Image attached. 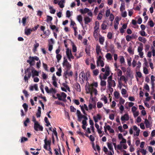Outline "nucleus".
<instances>
[{
  "label": "nucleus",
  "mask_w": 155,
  "mask_h": 155,
  "mask_svg": "<svg viewBox=\"0 0 155 155\" xmlns=\"http://www.w3.org/2000/svg\"><path fill=\"white\" fill-rule=\"evenodd\" d=\"M97 87V82H94L89 85L88 87L86 89L87 93H90L91 97H92L94 94L96 96L97 94V90L95 88Z\"/></svg>",
  "instance_id": "nucleus-1"
},
{
  "label": "nucleus",
  "mask_w": 155,
  "mask_h": 155,
  "mask_svg": "<svg viewBox=\"0 0 155 155\" xmlns=\"http://www.w3.org/2000/svg\"><path fill=\"white\" fill-rule=\"evenodd\" d=\"M34 128L35 130L36 131L39 130L42 131L43 130V127L41 125L38 123L36 122L34 124Z\"/></svg>",
  "instance_id": "nucleus-2"
},
{
  "label": "nucleus",
  "mask_w": 155,
  "mask_h": 155,
  "mask_svg": "<svg viewBox=\"0 0 155 155\" xmlns=\"http://www.w3.org/2000/svg\"><path fill=\"white\" fill-rule=\"evenodd\" d=\"M85 80H86L85 74L84 71H82L79 75V80L81 84H83Z\"/></svg>",
  "instance_id": "nucleus-3"
},
{
  "label": "nucleus",
  "mask_w": 155,
  "mask_h": 155,
  "mask_svg": "<svg viewBox=\"0 0 155 155\" xmlns=\"http://www.w3.org/2000/svg\"><path fill=\"white\" fill-rule=\"evenodd\" d=\"M66 53L67 57L69 61H71V59H74V57L73 55L71 50L69 49V48H67L66 50Z\"/></svg>",
  "instance_id": "nucleus-4"
},
{
  "label": "nucleus",
  "mask_w": 155,
  "mask_h": 155,
  "mask_svg": "<svg viewBox=\"0 0 155 155\" xmlns=\"http://www.w3.org/2000/svg\"><path fill=\"white\" fill-rule=\"evenodd\" d=\"M89 139L92 142L91 143L92 148L95 151H96L97 150V141L96 142V146H95L94 143V136L92 135H91L90 136Z\"/></svg>",
  "instance_id": "nucleus-5"
},
{
  "label": "nucleus",
  "mask_w": 155,
  "mask_h": 155,
  "mask_svg": "<svg viewBox=\"0 0 155 155\" xmlns=\"http://www.w3.org/2000/svg\"><path fill=\"white\" fill-rule=\"evenodd\" d=\"M68 71H64V73L63 76L65 80L68 78V76L71 77L73 75V72L72 71H71L69 72Z\"/></svg>",
  "instance_id": "nucleus-6"
},
{
  "label": "nucleus",
  "mask_w": 155,
  "mask_h": 155,
  "mask_svg": "<svg viewBox=\"0 0 155 155\" xmlns=\"http://www.w3.org/2000/svg\"><path fill=\"white\" fill-rule=\"evenodd\" d=\"M143 48V45L141 44L140 46H139L137 49L138 52L139 53V55L141 58H143V53L142 51Z\"/></svg>",
  "instance_id": "nucleus-7"
},
{
  "label": "nucleus",
  "mask_w": 155,
  "mask_h": 155,
  "mask_svg": "<svg viewBox=\"0 0 155 155\" xmlns=\"http://www.w3.org/2000/svg\"><path fill=\"white\" fill-rule=\"evenodd\" d=\"M79 106L80 107L81 110L84 114L85 115H87L84 110V109H85L87 111L88 110V109L87 105L86 104H84L83 106L80 105Z\"/></svg>",
  "instance_id": "nucleus-8"
},
{
  "label": "nucleus",
  "mask_w": 155,
  "mask_h": 155,
  "mask_svg": "<svg viewBox=\"0 0 155 155\" xmlns=\"http://www.w3.org/2000/svg\"><path fill=\"white\" fill-rule=\"evenodd\" d=\"M129 119V117L128 114H126L123 116H121V120L122 121H127Z\"/></svg>",
  "instance_id": "nucleus-9"
},
{
  "label": "nucleus",
  "mask_w": 155,
  "mask_h": 155,
  "mask_svg": "<svg viewBox=\"0 0 155 155\" xmlns=\"http://www.w3.org/2000/svg\"><path fill=\"white\" fill-rule=\"evenodd\" d=\"M95 26L94 28V32L93 36L95 38L96 40L97 39V21H96L95 22Z\"/></svg>",
  "instance_id": "nucleus-10"
},
{
  "label": "nucleus",
  "mask_w": 155,
  "mask_h": 155,
  "mask_svg": "<svg viewBox=\"0 0 155 155\" xmlns=\"http://www.w3.org/2000/svg\"><path fill=\"white\" fill-rule=\"evenodd\" d=\"M31 68L29 67L25 70V74H27L29 78H30L31 75Z\"/></svg>",
  "instance_id": "nucleus-11"
},
{
  "label": "nucleus",
  "mask_w": 155,
  "mask_h": 155,
  "mask_svg": "<svg viewBox=\"0 0 155 155\" xmlns=\"http://www.w3.org/2000/svg\"><path fill=\"white\" fill-rule=\"evenodd\" d=\"M108 84L107 87H114L116 86V84L114 80H111V81H108Z\"/></svg>",
  "instance_id": "nucleus-12"
},
{
  "label": "nucleus",
  "mask_w": 155,
  "mask_h": 155,
  "mask_svg": "<svg viewBox=\"0 0 155 155\" xmlns=\"http://www.w3.org/2000/svg\"><path fill=\"white\" fill-rule=\"evenodd\" d=\"M33 31V29H25V35H28L31 34V32L32 31Z\"/></svg>",
  "instance_id": "nucleus-13"
},
{
  "label": "nucleus",
  "mask_w": 155,
  "mask_h": 155,
  "mask_svg": "<svg viewBox=\"0 0 155 155\" xmlns=\"http://www.w3.org/2000/svg\"><path fill=\"white\" fill-rule=\"evenodd\" d=\"M155 81V77L152 75L151 76V83L152 85V88L153 90L154 86V81Z\"/></svg>",
  "instance_id": "nucleus-14"
},
{
  "label": "nucleus",
  "mask_w": 155,
  "mask_h": 155,
  "mask_svg": "<svg viewBox=\"0 0 155 155\" xmlns=\"http://www.w3.org/2000/svg\"><path fill=\"white\" fill-rule=\"evenodd\" d=\"M133 129L134 130L136 131V135L137 136H138L139 135L140 132V130L136 126H133Z\"/></svg>",
  "instance_id": "nucleus-15"
},
{
  "label": "nucleus",
  "mask_w": 155,
  "mask_h": 155,
  "mask_svg": "<svg viewBox=\"0 0 155 155\" xmlns=\"http://www.w3.org/2000/svg\"><path fill=\"white\" fill-rule=\"evenodd\" d=\"M144 123L147 128H150L151 127L150 123L147 119H145Z\"/></svg>",
  "instance_id": "nucleus-16"
},
{
  "label": "nucleus",
  "mask_w": 155,
  "mask_h": 155,
  "mask_svg": "<svg viewBox=\"0 0 155 155\" xmlns=\"http://www.w3.org/2000/svg\"><path fill=\"white\" fill-rule=\"evenodd\" d=\"M90 11V10L87 8H85L84 9H80V11L81 13L82 14H85L87 13Z\"/></svg>",
  "instance_id": "nucleus-17"
},
{
  "label": "nucleus",
  "mask_w": 155,
  "mask_h": 155,
  "mask_svg": "<svg viewBox=\"0 0 155 155\" xmlns=\"http://www.w3.org/2000/svg\"><path fill=\"white\" fill-rule=\"evenodd\" d=\"M41 108L40 107H38L37 112L36 114V116L37 117H39L41 116Z\"/></svg>",
  "instance_id": "nucleus-18"
},
{
  "label": "nucleus",
  "mask_w": 155,
  "mask_h": 155,
  "mask_svg": "<svg viewBox=\"0 0 155 155\" xmlns=\"http://www.w3.org/2000/svg\"><path fill=\"white\" fill-rule=\"evenodd\" d=\"M64 66L66 67V68H65V71H69L71 68V65L69 63L65 64Z\"/></svg>",
  "instance_id": "nucleus-19"
},
{
  "label": "nucleus",
  "mask_w": 155,
  "mask_h": 155,
  "mask_svg": "<svg viewBox=\"0 0 155 155\" xmlns=\"http://www.w3.org/2000/svg\"><path fill=\"white\" fill-rule=\"evenodd\" d=\"M99 42L101 45H103L104 41V37L100 36L99 37Z\"/></svg>",
  "instance_id": "nucleus-20"
},
{
  "label": "nucleus",
  "mask_w": 155,
  "mask_h": 155,
  "mask_svg": "<svg viewBox=\"0 0 155 155\" xmlns=\"http://www.w3.org/2000/svg\"><path fill=\"white\" fill-rule=\"evenodd\" d=\"M106 57L107 60H111L112 59V55L110 53H107L106 54Z\"/></svg>",
  "instance_id": "nucleus-21"
},
{
  "label": "nucleus",
  "mask_w": 155,
  "mask_h": 155,
  "mask_svg": "<svg viewBox=\"0 0 155 155\" xmlns=\"http://www.w3.org/2000/svg\"><path fill=\"white\" fill-rule=\"evenodd\" d=\"M104 63L103 61L102 60H97V66L99 65L103 67L104 66Z\"/></svg>",
  "instance_id": "nucleus-22"
},
{
  "label": "nucleus",
  "mask_w": 155,
  "mask_h": 155,
  "mask_svg": "<svg viewBox=\"0 0 155 155\" xmlns=\"http://www.w3.org/2000/svg\"><path fill=\"white\" fill-rule=\"evenodd\" d=\"M56 95L57 97V98H58L59 100L60 101H63L65 102L66 101V99H62V97H61V95L59 94H56Z\"/></svg>",
  "instance_id": "nucleus-23"
},
{
  "label": "nucleus",
  "mask_w": 155,
  "mask_h": 155,
  "mask_svg": "<svg viewBox=\"0 0 155 155\" xmlns=\"http://www.w3.org/2000/svg\"><path fill=\"white\" fill-rule=\"evenodd\" d=\"M64 2V0H61L58 3V5H59L60 7L62 8L64 7L63 3Z\"/></svg>",
  "instance_id": "nucleus-24"
},
{
  "label": "nucleus",
  "mask_w": 155,
  "mask_h": 155,
  "mask_svg": "<svg viewBox=\"0 0 155 155\" xmlns=\"http://www.w3.org/2000/svg\"><path fill=\"white\" fill-rule=\"evenodd\" d=\"M39 46L38 43L36 41H35V44L34 45V48L33 49V51L35 52L37 51V48Z\"/></svg>",
  "instance_id": "nucleus-25"
},
{
  "label": "nucleus",
  "mask_w": 155,
  "mask_h": 155,
  "mask_svg": "<svg viewBox=\"0 0 155 155\" xmlns=\"http://www.w3.org/2000/svg\"><path fill=\"white\" fill-rule=\"evenodd\" d=\"M84 21L85 24H87L89 22L91 21V19L88 17H85L84 18Z\"/></svg>",
  "instance_id": "nucleus-26"
},
{
  "label": "nucleus",
  "mask_w": 155,
  "mask_h": 155,
  "mask_svg": "<svg viewBox=\"0 0 155 155\" xmlns=\"http://www.w3.org/2000/svg\"><path fill=\"white\" fill-rule=\"evenodd\" d=\"M107 145L108 146V147L109 149V150L114 152L113 151V145L112 143H107Z\"/></svg>",
  "instance_id": "nucleus-27"
},
{
  "label": "nucleus",
  "mask_w": 155,
  "mask_h": 155,
  "mask_svg": "<svg viewBox=\"0 0 155 155\" xmlns=\"http://www.w3.org/2000/svg\"><path fill=\"white\" fill-rule=\"evenodd\" d=\"M138 40L143 43H145L146 42V40L145 38L140 36L139 37Z\"/></svg>",
  "instance_id": "nucleus-28"
},
{
  "label": "nucleus",
  "mask_w": 155,
  "mask_h": 155,
  "mask_svg": "<svg viewBox=\"0 0 155 155\" xmlns=\"http://www.w3.org/2000/svg\"><path fill=\"white\" fill-rule=\"evenodd\" d=\"M43 32V35H45L46 37H48L50 34V31L48 29L47 30V31H45Z\"/></svg>",
  "instance_id": "nucleus-29"
},
{
  "label": "nucleus",
  "mask_w": 155,
  "mask_h": 155,
  "mask_svg": "<svg viewBox=\"0 0 155 155\" xmlns=\"http://www.w3.org/2000/svg\"><path fill=\"white\" fill-rule=\"evenodd\" d=\"M32 77L34 78L35 76H38L39 75L38 72L36 70H35L34 72H32Z\"/></svg>",
  "instance_id": "nucleus-30"
},
{
  "label": "nucleus",
  "mask_w": 155,
  "mask_h": 155,
  "mask_svg": "<svg viewBox=\"0 0 155 155\" xmlns=\"http://www.w3.org/2000/svg\"><path fill=\"white\" fill-rule=\"evenodd\" d=\"M99 77H100V79L101 80V85L102 87L106 86V82L105 81H103L102 80V78L100 76Z\"/></svg>",
  "instance_id": "nucleus-31"
},
{
  "label": "nucleus",
  "mask_w": 155,
  "mask_h": 155,
  "mask_svg": "<svg viewBox=\"0 0 155 155\" xmlns=\"http://www.w3.org/2000/svg\"><path fill=\"white\" fill-rule=\"evenodd\" d=\"M61 67H60L59 68H58V71L56 72V74L58 76H60L61 75Z\"/></svg>",
  "instance_id": "nucleus-32"
},
{
  "label": "nucleus",
  "mask_w": 155,
  "mask_h": 155,
  "mask_svg": "<svg viewBox=\"0 0 155 155\" xmlns=\"http://www.w3.org/2000/svg\"><path fill=\"white\" fill-rule=\"evenodd\" d=\"M49 8L50 10V12L51 14H54L56 12L55 9L53 8V7L51 6H50Z\"/></svg>",
  "instance_id": "nucleus-33"
},
{
  "label": "nucleus",
  "mask_w": 155,
  "mask_h": 155,
  "mask_svg": "<svg viewBox=\"0 0 155 155\" xmlns=\"http://www.w3.org/2000/svg\"><path fill=\"white\" fill-rule=\"evenodd\" d=\"M120 58V63L122 64L125 62V59L123 56H121L119 57Z\"/></svg>",
  "instance_id": "nucleus-34"
},
{
  "label": "nucleus",
  "mask_w": 155,
  "mask_h": 155,
  "mask_svg": "<svg viewBox=\"0 0 155 155\" xmlns=\"http://www.w3.org/2000/svg\"><path fill=\"white\" fill-rule=\"evenodd\" d=\"M143 73L146 74H148L149 73L148 69L146 67H143Z\"/></svg>",
  "instance_id": "nucleus-35"
},
{
  "label": "nucleus",
  "mask_w": 155,
  "mask_h": 155,
  "mask_svg": "<svg viewBox=\"0 0 155 155\" xmlns=\"http://www.w3.org/2000/svg\"><path fill=\"white\" fill-rule=\"evenodd\" d=\"M114 95L115 98L118 99L119 97L120 94L117 91H115L114 93Z\"/></svg>",
  "instance_id": "nucleus-36"
},
{
  "label": "nucleus",
  "mask_w": 155,
  "mask_h": 155,
  "mask_svg": "<svg viewBox=\"0 0 155 155\" xmlns=\"http://www.w3.org/2000/svg\"><path fill=\"white\" fill-rule=\"evenodd\" d=\"M96 107V104H95L94 105H93L91 104H89L88 105V107L89 110H91L93 108H94Z\"/></svg>",
  "instance_id": "nucleus-37"
},
{
  "label": "nucleus",
  "mask_w": 155,
  "mask_h": 155,
  "mask_svg": "<svg viewBox=\"0 0 155 155\" xmlns=\"http://www.w3.org/2000/svg\"><path fill=\"white\" fill-rule=\"evenodd\" d=\"M77 19L78 21L80 23L82 21V16L80 15H78L77 16Z\"/></svg>",
  "instance_id": "nucleus-38"
},
{
  "label": "nucleus",
  "mask_w": 155,
  "mask_h": 155,
  "mask_svg": "<svg viewBox=\"0 0 155 155\" xmlns=\"http://www.w3.org/2000/svg\"><path fill=\"white\" fill-rule=\"evenodd\" d=\"M144 88L147 91H150V88L149 85L147 84H145L144 86Z\"/></svg>",
  "instance_id": "nucleus-39"
},
{
  "label": "nucleus",
  "mask_w": 155,
  "mask_h": 155,
  "mask_svg": "<svg viewBox=\"0 0 155 155\" xmlns=\"http://www.w3.org/2000/svg\"><path fill=\"white\" fill-rule=\"evenodd\" d=\"M49 91V93H52L53 94H55L56 92L55 89L53 88L50 89Z\"/></svg>",
  "instance_id": "nucleus-40"
},
{
  "label": "nucleus",
  "mask_w": 155,
  "mask_h": 155,
  "mask_svg": "<svg viewBox=\"0 0 155 155\" xmlns=\"http://www.w3.org/2000/svg\"><path fill=\"white\" fill-rule=\"evenodd\" d=\"M56 57L57 59L58 62H59V61L61 60V57H62V56L60 54H58L56 55Z\"/></svg>",
  "instance_id": "nucleus-41"
},
{
  "label": "nucleus",
  "mask_w": 155,
  "mask_h": 155,
  "mask_svg": "<svg viewBox=\"0 0 155 155\" xmlns=\"http://www.w3.org/2000/svg\"><path fill=\"white\" fill-rule=\"evenodd\" d=\"M85 51L86 54L90 56V52L89 48L88 47H87L85 49Z\"/></svg>",
  "instance_id": "nucleus-42"
},
{
  "label": "nucleus",
  "mask_w": 155,
  "mask_h": 155,
  "mask_svg": "<svg viewBox=\"0 0 155 155\" xmlns=\"http://www.w3.org/2000/svg\"><path fill=\"white\" fill-rule=\"evenodd\" d=\"M29 78H28V76L27 74H26L24 77V80L25 82L27 83H28V80Z\"/></svg>",
  "instance_id": "nucleus-43"
},
{
  "label": "nucleus",
  "mask_w": 155,
  "mask_h": 155,
  "mask_svg": "<svg viewBox=\"0 0 155 155\" xmlns=\"http://www.w3.org/2000/svg\"><path fill=\"white\" fill-rule=\"evenodd\" d=\"M22 106L25 111L26 112L28 110V105L26 103H24L23 104Z\"/></svg>",
  "instance_id": "nucleus-44"
},
{
  "label": "nucleus",
  "mask_w": 155,
  "mask_h": 155,
  "mask_svg": "<svg viewBox=\"0 0 155 155\" xmlns=\"http://www.w3.org/2000/svg\"><path fill=\"white\" fill-rule=\"evenodd\" d=\"M76 90L79 92L81 91L80 86L79 84H78L76 85Z\"/></svg>",
  "instance_id": "nucleus-45"
},
{
  "label": "nucleus",
  "mask_w": 155,
  "mask_h": 155,
  "mask_svg": "<svg viewBox=\"0 0 155 155\" xmlns=\"http://www.w3.org/2000/svg\"><path fill=\"white\" fill-rule=\"evenodd\" d=\"M126 39L127 41H129L132 39V37L129 35H127L126 37Z\"/></svg>",
  "instance_id": "nucleus-46"
},
{
  "label": "nucleus",
  "mask_w": 155,
  "mask_h": 155,
  "mask_svg": "<svg viewBox=\"0 0 155 155\" xmlns=\"http://www.w3.org/2000/svg\"><path fill=\"white\" fill-rule=\"evenodd\" d=\"M47 22H48L52 20L53 18L52 17L49 15H47Z\"/></svg>",
  "instance_id": "nucleus-47"
},
{
  "label": "nucleus",
  "mask_w": 155,
  "mask_h": 155,
  "mask_svg": "<svg viewBox=\"0 0 155 155\" xmlns=\"http://www.w3.org/2000/svg\"><path fill=\"white\" fill-rule=\"evenodd\" d=\"M29 60L27 61V62L28 63V61H30L31 62H34L35 63V61L34 60L33 58H32V57L30 56L29 58Z\"/></svg>",
  "instance_id": "nucleus-48"
},
{
  "label": "nucleus",
  "mask_w": 155,
  "mask_h": 155,
  "mask_svg": "<svg viewBox=\"0 0 155 155\" xmlns=\"http://www.w3.org/2000/svg\"><path fill=\"white\" fill-rule=\"evenodd\" d=\"M29 119L28 118H27L26 119V120L24 122V125L25 126H27V123L29 122Z\"/></svg>",
  "instance_id": "nucleus-49"
},
{
  "label": "nucleus",
  "mask_w": 155,
  "mask_h": 155,
  "mask_svg": "<svg viewBox=\"0 0 155 155\" xmlns=\"http://www.w3.org/2000/svg\"><path fill=\"white\" fill-rule=\"evenodd\" d=\"M28 140V139L27 138L25 137H22L21 138V143H22L25 141H27Z\"/></svg>",
  "instance_id": "nucleus-50"
},
{
  "label": "nucleus",
  "mask_w": 155,
  "mask_h": 155,
  "mask_svg": "<svg viewBox=\"0 0 155 155\" xmlns=\"http://www.w3.org/2000/svg\"><path fill=\"white\" fill-rule=\"evenodd\" d=\"M109 17V19H110V21H112L114 18V15H113L112 14H111Z\"/></svg>",
  "instance_id": "nucleus-51"
},
{
  "label": "nucleus",
  "mask_w": 155,
  "mask_h": 155,
  "mask_svg": "<svg viewBox=\"0 0 155 155\" xmlns=\"http://www.w3.org/2000/svg\"><path fill=\"white\" fill-rule=\"evenodd\" d=\"M77 114L78 115V119H80V117H81V115H82L81 114L80 111L79 110H77Z\"/></svg>",
  "instance_id": "nucleus-52"
},
{
  "label": "nucleus",
  "mask_w": 155,
  "mask_h": 155,
  "mask_svg": "<svg viewBox=\"0 0 155 155\" xmlns=\"http://www.w3.org/2000/svg\"><path fill=\"white\" fill-rule=\"evenodd\" d=\"M77 51V48L74 44L72 45V51L74 52H76Z\"/></svg>",
  "instance_id": "nucleus-53"
},
{
  "label": "nucleus",
  "mask_w": 155,
  "mask_h": 155,
  "mask_svg": "<svg viewBox=\"0 0 155 155\" xmlns=\"http://www.w3.org/2000/svg\"><path fill=\"white\" fill-rule=\"evenodd\" d=\"M119 24V22L117 21L116 23H115L114 27L115 29L117 30L118 29V26Z\"/></svg>",
  "instance_id": "nucleus-54"
},
{
  "label": "nucleus",
  "mask_w": 155,
  "mask_h": 155,
  "mask_svg": "<svg viewBox=\"0 0 155 155\" xmlns=\"http://www.w3.org/2000/svg\"><path fill=\"white\" fill-rule=\"evenodd\" d=\"M140 35L143 36H146L147 35L146 34L145 32L144 31H141L140 32Z\"/></svg>",
  "instance_id": "nucleus-55"
},
{
  "label": "nucleus",
  "mask_w": 155,
  "mask_h": 155,
  "mask_svg": "<svg viewBox=\"0 0 155 155\" xmlns=\"http://www.w3.org/2000/svg\"><path fill=\"white\" fill-rule=\"evenodd\" d=\"M125 9V6L123 4H121V6L120 8V10L121 12H122L123 10Z\"/></svg>",
  "instance_id": "nucleus-56"
},
{
  "label": "nucleus",
  "mask_w": 155,
  "mask_h": 155,
  "mask_svg": "<svg viewBox=\"0 0 155 155\" xmlns=\"http://www.w3.org/2000/svg\"><path fill=\"white\" fill-rule=\"evenodd\" d=\"M56 128H54L53 129V130L52 131L53 132L54 134L56 136L57 138H58V135H57V133L56 131Z\"/></svg>",
  "instance_id": "nucleus-57"
},
{
  "label": "nucleus",
  "mask_w": 155,
  "mask_h": 155,
  "mask_svg": "<svg viewBox=\"0 0 155 155\" xmlns=\"http://www.w3.org/2000/svg\"><path fill=\"white\" fill-rule=\"evenodd\" d=\"M71 16L70 12L69 10H67L66 12V16L69 18Z\"/></svg>",
  "instance_id": "nucleus-58"
},
{
  "label": "nucleus",
  "mask_w": 155,
  "mask_h": 155,
  "mask_svg": "<svg viewBox=\"0 0 155 155\" xmlns=\"http://www.w3.org/2000/svg\"><path fill=\"white\" fill-rule=\"evenodd\" d=\"M61 96L62 97V99H65L67 96L66 94L64 92H62L61 93Z\"/></svg>",
  "instance_id": "nucleus-59"
},
{
  "label": "nucleus",
  "mask_w": 155,
  "mask_h": 155,
  "mask_svg": "<svg viewBox=\"0 0 155 155\" xmlns=\"http://www.w3.org/2000/svg\"><path fill=\"white\" fill-rule=\"evenodd\" d=\"M26 21V17H23L22 19V23L24 26H25Z\"/></svg>",
  "instance_id": "nucleus-60"
},
{
  "label": "nucleus",
  "mask_w": 155,
  "mask_h": 155,
  "mask_svg": "<svg viewBox=\"0 0 155 155\" xmlns=\"http://www.w3.org/2000/svg\"><path fill=\"white\" fill-rule=\"evenodd\" d=\"M121 12V15L123 17L125 18L127 16V12L126 11H124V12L123 11L122 12Z\"/></svg>",
  "instance_id": "nucleus-61"
},
{
  "label": "nucleus",
  "mask_w": 155,
  "mask_h": 155,
  "mask_svg": "<svg viewBox=\"0 0 155 155\" xmlns=\"http://www.w3.org/2000/svg\"><path fill=\"white\" fill-rule=\"evenodd\" d=\"M23 92L25 94V97H27L29 95V94L28 93V92L26 90H24L23 91Z\"/></svg>",
  "instance_id": "nucleus-62"
},
{
  "label": "nucleus",
  "mask_w": 155,
  "mask_h": 155,
  "mask_svg": "<svg viewBox=\"0 0 155 155\" xmlns=\"http://www.w3.org/2000/svg\"><path fill=\"white\" fill-rule=\"evenodd\" d=\"M117 74L118 76H122V72L121 70H120V69H118Z\"/></svg>",
  "instance_id": "nucleus-63"
},
{
  "label": "nucleus",
  "mask_w": 155,
  "mask_h": 155,
  "mask_svg": "<svg viewBox=\"0 0 155 155\" xmlns=\"http://www.w3.org/2000/svg\"><path fill=\"white\" fill-rule=\"evenodd\" d=\"M121 92L122 95L125 94L127 93V91L125 89L122 88L121 90Z\"/></svg>",
  "instance_id": "nucleus-64"
}]
</instances>
